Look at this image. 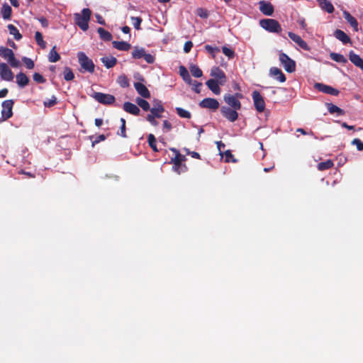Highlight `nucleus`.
Listing matches in <instances>:
<instances>
[{"instance_id":"obj_1","label":"nucleus","mask_w":363,"mask_h":363,"mask_svg":"<svg viewBox=\"0 0 363 363\" xmlns=\"http://www.w3.org/2000/svg\"><path fill=\"white\" fill-rule=\"evenodd\" d=\"M91 11L88 8L82 9L81 13L74 14V23L82 30L86 31L89 28V21H90Z\"/></svg>"},{"instance_id":"obj_2","label":"nucleus","mask_w":363,"mask_h":363,"mask_svg":"<svg viewBox=\"0 0 363 363\" xmlns=\"http://www.w3.org/2000/svg\"><path fill=\"white\" fill-rule=\"evenodd\" d=\"M0 56L7 60L12 67L17 68L21 66V62L15 57L13 50L8 48L0 46Z\"/></svg>"},{"instance_id":"obj_3","label":"nucleus","mask_w":363,"mask_h":363,"mask_svg":"<svg viewBox=\"0 0 363 363\" xmlns=\"http://www.w3.org/2000/svg\"><path fill=\"white\" fill-rule=\"evenodd\" d=\"M77 58L82 69L84 72L93 73L94 72L95 65L90 58L83 52L77 53Z\"/></svg>"},{"instance_id":"obj_4","label":"nucleus","mask_w":363,"mask_h":363,"mask_svg":"<svg viewBox=\"0 0 363 363\" xmlns=\"http://www.w3.org/2000/svg\"><path fill=\"white\" fill-rule=\"evenodd\" d=\"M259 24L262 28L270 33H279L281 31V27L279 23L274 19H263L260 21Z\"/></svg>"},{"instance_id":"obj_5","label":"nucleus","mask_w":363,"mask_h":363,"mask_svg":"<svg viewBox=\"0 0 363 363\" xmlns=\"http://www.w3.org/2000/svg\"><path fill=\"white\" fill-rule=\"evenodd\" d=\"M242 98V95L240 93L235 94H226L223 96L225 102L229 106L228 107L235 110H240L241 103L240 99Z\"/></svg>"},{"instance_id":"obj_6","label":"nucleus","mask_w":363,"mask_h":363,"mask_svg":"<svg viewBox=\"0 0 363 363\" xmlns=\"http://www.w3.org/2000/svg\"><path fill=\"white\" fill-rule=\"evenodd\" d=\"M279 60L284 67V69L289 72L292 73L296 69V62L291 59L286 54L281 52L279 56Z\"/></svg>"},{"instance_id":"obj_7","label":"nucleus","mask_w":363,"mask_h":363,"mask_svg":"<svg viewBox=\"0 0 363 363\" xmlns=\"http://www.w3.org/2000/svg\"><path fill=\"white\" fill-rule=\"evenodd\" d=\"M91 96L99 103L105 105H111L113 104L116 100L114 96L101 92H94Z\"/></svg>"},{"instance_id":"obj_8","label":"nucleus","mask_w":363,"mask_h":363,"mask_svg":"<svg viewBox=\"0 0 363 363\" xmlns=\"http://www.w3.org/2000/svg\"><path fill=\"white\" fill-rule=\"evenodd\" d=\"M185 160V157L181 154L175 155L174 158H172L171 163L174 164L172 169L174 172L178 174L185 172L187 169L185 164H182V162Z\"/></svg>"},{"instance_id":"obj_9","label":"nucleus","mask_w":363,"mask_h":363,"mask_svg":"<svg viewBox=\"0 0 363 363\" xmlns=\"http://www.w3.org/2000/svg\"><path fill=\"white\" fill-rule=\"evenodd\" d=\"M252 98L255 109L259 113L263 112L265 109V102L260 93L258 91H254L252 93Z\"/></svg>"},{"instance_id":"obj_10","label":"nucleus","mask_w":363,"mask_h":363,"mask_svg":"<svg viewBox=\"0 0 363 363\" xmlns=\"http://www.w3.org/2000/svg\"><path fill=\"white\" fill-rule=\"evenodd\" d=\"M13 104L14 101L12 99L6 100L2 102L1 117L4 118V120H7L12 116V108Z\"/></svg>"},{"instance_id":"obj_11","label":"nucleus","mask_w":363,"mask_h":363,"mask_svg":"<svg viewBox=\"0 0 363 363\" xmlns=\"http://www.w3.org/2000/svg\"><path fill=\"white\" fill-rule=\"evenodd\" d=\"M238 111L228 106H222L220 108L222 115L230 122H235L238 119Z\"/></svg>"},{"instance_id":"obj_12","label":"nucleus","mask_w":363,"mask_h":363,"mask_svg":"<svg viewBox=\"0 0 363 363\" xmlns=\"http://www.w3.org/2000/svg\"><path fill=\"white\" fill-rule=\"evenodd\" d=\"M0 76L3 80L8 82L12 81L13 79V74L11 69L5 62L0 63Z\"/></svg>"},{"instance_id":"obj_13","label":"nucleus","mask_w":363,"mask_h":363,"mask_svg":"<svg viewBox=\"0 0 363 363\" xmlns=\"http://www.w3.org/2000/svg\"><path fill=\"white\" fill-rule=\"evenodd\" d=\"M314 88L320 92L328 94L332 96H337L340 92L337 89L322 83H315L314 84Z\"/></svg>"},{"instance_id":"obj_14","label":"nucleus","mask_w":363,"mask_h":363,"mask_svg":"<svg viewBox=\"0 0 363 363\" xmlns=\"http://www.w3.org/2000/svg\"><path fill=\"white\" fill-rule=\"evenodd\" d=\"M219 102L217 99L213 98H206L199 103L201 108H208L210 110H216L219 107Z\"/></svg>"},{"instance_id":"obj_15","label":"nucleus","mask_w":363,"mask_h":363,"mask_svg":"<svg viewBox=\"0 0 363 363\" xmlns=\"http://www.w3.org/2000/svg\"><path fill=\"white\" fill-rule=\"evenodd\" d=\"M288 35L301 48L306 51L310 50V47L308 45L307 43L304 41L298 35L292 32H289Z\"/></svg>"},{"instance_id":"obj_16","label":"nucleus","mask_w":363,"mask_h":363,"mask_svg":"<svg viewBox=\"0 0 363 363\" xmlns=\"http://www.w3.org/2000/svg\"><path fill=\"white\" fill-rule=\"evenodd\" d=\"M269 76L281 83L286 81V77L284 74L278 67H271L269 69Z\"/></svg>"},{"instance_id":"obj_17","label":"nucleus","mask_w":363,"mask_h":363,"mask_svg":"<svg viewBox=\"0 0 363 363\" xmlns=\"http://www.w3.org/2000/svg\"><path fill=\"white\" fill-rule=\"evenodd\" d=\"M150 111V115H153L157 118H160L162 117V113L164 111V108L160 101H155V104L153 107L150 108L149 110Z\"/></svg>"},{"instance_id":"obj_18","label":"nucleus","mask_w":363,"mask_h":363,"mask_svg":"<svg viewBox=\"0 0 363 363\" xmlns=\"http://www.w3.org/2000/svg\"><path fill=\"white\" fill-rule=\"evenodd\" d=\"M134 87L137 92L145 99L150 98V92L147 88L140 82H135Z\"/></svg>"},{"instance_id":"obj_19","label":"nucleus","mask_w":363,"mask_h":363,"mask_svg":"<svg viewBox=\"0 0 363 363\" xmlns=\"http://www.w3.org/2000/svg\"><path fill=\"white\" fill-rule=\"evenodd\" d=\"M259 10L262 13L266 16H272L274 12V8L272 4L264 1H260L259 2Z\"/></svg>"},{"instance_id":"obj_20","label":"nucleus","mask_w":363,"mask_h":363,"mask_svg":"<svg viewBox=\"0 0 363 363\" xmlns=\"http://www.w3.org/2000/svg\"><path fill=\"white\" fill-rule=\"evenodd\" d=\"M349 59L352 64L363 70V59L359 55L352 50L349 52Z\"/></svg>"},{"instance_id":"obj_21","label":"nucleus","mask_w":363,"mask_h":363,"mask_svg":"<svg viewBox=\"0 0 363 363\" xmlns=\"http://www.w3.org/2000/svg\"><path fill=\"white\" fill-rule=\"evenodd\" d=\"M343 17L347 21V23L352 27L354 31L359 30L358 22L354 17H353L347 11H343Z\"/></svg>"},{"instance_id":"obj_22","label":"nucleus","mask_w":363,"mask_h":363,"mask_svg":"<svg viewBox=\"0 0 363 363\" xmlns=\"http://www.w3.org/2000/svg\"><path fill=\"white\" fill-rule=\"evenodd\" d=\"M123 109L127 113H129L134 116H138L140 111L138 106L130 102H125L123 104Z\"/></svg>"},{"instance_id":"obj_23","label":"nucleus","mask_w":363,"mask_h":363,"mask_svg":"<svg viewBox=\"0 0 363 363\" xmlns=\"http://www.w3.org/2000/svg\"><path fill=\"white\" fill-rule=\"evenodd\" d=\"M334 36L341 41L343 44L350 43L351 40L350 37L342 30L337 29L334 32Z\"/></svg>"},{"instance_id":"obj_24","label":"nucleus","mask_w":363,"mask_h":363,"mask_svg":"<svg viewBox=\"0 0 363 363\" xmlns=\"http://www.w3.org/2000/svg\"><path fill=\"white\" fill-rule=\"evenodd\" d=\"M211 76L215 77L217 79L220 80V83H223L225 80V73L218 67H213L211 70Z\"/></svg>"},{"instance_id":"obj_25","label":"nucleus","mask_w":363,"mask_h":363,"mask_svg":"<svg viewBox=\"0 0 363 363\" xmlns=\"http://www.w3.org/2000/svg\"><path fill=\"white\" fill-rule=\"evenodd\" d=\"M101 61L107 69L113 67L117 63V59L113 56L103 57Z\"/></svg>"},{"instance_id":"obj_26","label":"nucleus","mask_w":363,"mask_h":363,"mask_svg":"<svg viewBox=\"0 0 363 363\" xmlns=\"http://www.w3.org/2000/svg\"><path fill=\"white\" fill-rule=\"evenodd\" d=\"M16 83L20 88H23L28 84L29 78L23 72H20L16 76Z\"/></svg>"},{"instance_id":"obj_27","label":"nucleus","mask_w":363,"mask_h":363,"mask_svg":"<svg viewBox=\"0 0 363 363\" xmlns=\"http://www.w3.org/2000/svg\"><path fill=\"white\" fill-rule=\"evenodd\" d=\"M206 85L208 89L215 94L218 95L220 93V88L219 86L218 82L213 79H211L206 82Z\"/></svg>"},{"instance_id":"obj_28","label":"nucleus","mask_w":363,"mask_h":363,"mask_svg":"<svg viewBox=\"0 0 363 363\" xmlns=\"http://www.w3.org/2000/svg\"><path fill=\"white\" fill-rule=\"evenodd\" d=\"M112 44L118 50L128 51L131 48V45L125 41H113Z\"/></svg>"},{"instance_id":"obj_29","label":"nucleus","mask_w":363,"mask_h":363,"mask_svg":"<svg viewBox=\"0 0 363 363\" xmlns=\"http://www.w3.org/2000/svg\"><path fill=\"white\" fill-rule=\"evenodd\" d=\"M179 74L182 77L184 81H185L189 84H191L192 79L191 78V76H190L188 70L186 69V68L185 67H184V66L179 67Z\"/></svg>"},{"instance_id":"obj_30","label":"nucleus","mask_w":363,"mask_h":363,"mask_svg":"<svg viewBox=\"0 0 363 363\" xmlns=\"http://www.w3.org/2000/svg\"><path fill=\"white\" fill-rule=\"evenodd\" d=\"M11 13V7L9 4H4L1 10V14L2 16V18L5 20L10 19Z\"/></svg>"},{"instance_id":"obj_31","label":"nucleus","mask_w":363,"mask_h":363,"mask_svg":"<svg viewBox=\"0 0 363 363\" xmlns=\"http://www.w3.org/2000/svg\"><path fill=\"white\" fill-rule=\"evenodd\" d=\"M326 106L328 107V111L331 114L336 113L337 116H342L345 114V111L338 106H337L336 105H334L331 103H328L326 104Z\"/></svg>"},{"instance_id":"obj_32","label":"nucleus","mask_w":363,"mask_h":363,"mask_svg":"<svg viewBox=\"0 0 363 363\" xmlns=\"http://www.w3.org/2000/svg\"><path fill=\"white\" fill-rule=\"evenodd\" d=\"M320 7L328 13H332L334 11V6L330 1L328 0H319Z\"/></svg>"},{"instance_id":"obj_33","label":"nucleus","mask_w":363,"mask_h":363,"mask_svg":"<svg viewBox=\"0 0 363 363\" xmlns=\"http://www.w3.org/2000/svg\"><path fill=\"white\" fill-rule=\"evenodd\" d=\"M97 32L101 40L104 41H110L112 40V35L103 28H99Z\"/></svg>"},{"instance_id":"obj_34","label":"nucleus","mask_w":363,"mask_h":363,"mask_svg":"<svg viewBox=\"0 0 363 363\" xmlns=\"http://www.w3.org/2000/svg\"><path fill=\"white\" fill-rule=\"evenodd\" d=\"M9 33L13 35L16 40H19L22 38L21 34L19 33L18 28L12 24H9L7 26Z\"/></svg>"},{"instance_id":"obj_35","label":"nucleus","mask_w":363,"mask_h":363,"mask_svg":"<svg viewBox=\"0 0 363 363\" xmlns=\"http://www.w3.org/2000/svg\"><path fill=\"white\" fill-rule=\"evenodd\" d=\"M60 56L56 51V47L54 46L49 52L48 60L50 62H56L60 60Z\"/></svg>"},{"instance_id":"obj_36","label":"nucleus","mask_w":363,"mask_h":363,"mask_svg":"<svg viewBox=\"0 0 363 363\" xmlns=\"http://www.w3.org/2000/svg\"><path fill=\"white\" fill-rule=\"evenodd\" d=\"M330 57L337 62L345 64L347 62V60L342 55L339 53L331 52L330 54Z\"/></svg>"},{"instance_id":"obj_37","label":"nucleus","mask_w":363,"mask_h":363,"mask_svg":"<svg viewBox=\"0 0 363 363\" xmlns=\"http://www.w3.org/2000/svg\"><path fill=\"white\" fill-rule=\"evenodd\" d=\"M117 83L123 88L128 87L130 85L129 79L125 74H121L117 78Z\"/></svg>"},{"instance_id":"obj_38","label":"nucleus","mask_w":363,"mask_h":363,"mask_svg":"<svg viewBox=\"0 0 363 363\" xmlns=\"http://www.w3.org/2000/svg\"><path fill=\"white\" fill-rule=\"evenodd\" d=\"M137 104L145 111H147L150 109V104L142 98H137L135 99Z\"/></svg>"},{"instance_id":"obj_39","label":"nucleus","mask_w":363,"mask_h":363,"mask_svg":"<svg viewBox=\"0 0 363 363\" xmlns=\"http://www.w3.org/2000/svg\"><path fill=\"white\" fill-rule=\"evenodd\" d=\"M145 52V50L144 48L135 47L132 52V57L135 59H140L143 57Z\"/></svg>"},{"instance_id":"obj_40","label":"nucleus","mask_w":363,"mask_h":363,"mask_svg":"<svg viewBox=\"0 0 363 363\" xmlns=\"http://www.w3.org/2000/svg\"><path fill=\"white\" fill-rule=\"evenodd\" d=\"M333 166V162L330 160H328L325 162H320L318 164V169L320 171H324L330 169Z\"/></svg>"},{"instance_id":"obj_41","label":"nucleus","mask_w":363,"mask_h":363,"mask_svg":"<svg viewBox=\"0 0 363 363\" xmlns=\"http://www.w3.org/2000/svg\"><path fill=\"white\" fill-rule=\"evenodd\" d=\"M35 39L37 44L43 49L46 48V43L43 40V35L40 32L37 31L35 34Z\"/></svg>"},{"instance_id":"obj_42","label":"nucleus","mask_w":363,"mask_h":363,"mask_svg":"<svg viewBox=\"0 0 363 363\" xmlns=\"http://www.w3.org/2000/svg\"><path fill=\"white\" fill-rule=\"evenodd\" d=\"M189 69L194 77H201L203 75L201 69L197 65H191Z\"/></svg>"},{"instance_id":"obj_43","label":"nucleus","mask_w":363,"mask_h":363,"mask_svg":"<svg viewBox=\"0 0 363 363\" xmlns=\"http://www.w3.org/2000/svg\"><path fill=\"white\" fill-rule=\"evenodd\" d=\"M63 75H64V79L66 81H71L74 78V74L73 72L68 67H65L64 71H63Z\"/></svg>"},{"instance_id":"obj_44","label":"nucleus","mask_w":363,"mask_h":363,"mask_svg":"<svg viewBox=\"0 0 363 363\" xmlns=\"http://www.w3.org/2000/svg\"><path fill=\"white\" fill-rule=\"evenodd\" d=\"M177 113L181 117L184 118H190L191 115L189 111H186L182 108L177 107L176 108Z\"/></svg>"},{"instance_id":"obj_45","label":"nucleus","mask_w":363,"mask_h":363,"mask_svg":"<svg viewBox=\"0 0 363 363\" xmlns=\"http://www.w3.org/2000/svg\"><path fill=\"white\" fill-rule=\"evenodd\" d=\"M147 142L149 143V145L152 149L154 152H158V149L156 145V138L152 134H149L147 138Z\"/></svg>"},{"instance_id":"obj_46","label":"nucleus","mask_w":363,"mask_h":363,"mask_svg":"<svg viewBox=\"0 0 363 363\" xmlns=\"http://www.w3.org/2000/svg\"><path fill=\"white\" fill-rule=\"evenodd\" d=\"M222 51L223 52V54L227 56L229 59H232L235 56V52L233 50L226 47V46H223L222 48Z\"/></svg>"},{"instance_id":"obj_47","label":"nucleus","mask_w":363,"mask_h":363,"mask_svg":"<svg viewBox=\"0 0 363 363\" xmlns=\"http://www.w3.org/2000/svg\"><path fill=\"white\" fill-rule=\"evenodd\" d=\"M22 61L24 62L26 67L29 69H31L34 67V62L30 59V58H28L27 57H23L22 58Z\"/></svg>"},{"instance_id":"obj_48","label":"nucleus","mask_w":363,"mask_h":363,"mask_svg":"<svg viewBox=\"0 0 363 363\" xmlns=\"http://www.w3.org/2000/svg\"><path fill=\"white\" fill-rule=\"evenodd\" d=\"M131 21L134 28L137 30H140L142 18L140 17H131Z\"/></svg>"},{"instance_id":"obj_49","label":"nucleus","mask_w":363,"mask_h":363,"mask_svg":"<svg viewBox=\"0 0 363 363\" xmlns=\"http://www.w3.org/2000/svg\"><path fill=\"white\" fill-rule=\"evenodd\" d=\"M57 103V99L55 96H52L51 99H48L43 102L45 107H52Z\"/></svg>"},{"instance_id":"obj_50","label":"nucleus","mask_w":363,"mask_h":363,"mask_svg":"<svg viewBox=\"0 0 363 363\" xmlns=\"http://www.w3.org/2000/svg\"><path fill=\"white\" fill-rule=\"evenodd\" d=\"M352 144L356 145L357 149L359 151H363V142L359 139L355 138L352 141Z\"/></svg>"},{"instance_id":"obj_51","label":"nucleus","mask_w":363,"mask_h":363,"mask_svg":"<svg viewBox=\"0 0 363 363\" xmlns=\"http://www.w3.org/2000/svg\"><path fill=\"white\" fill-rule=\"evenodd\" d=\"M191 85H192V86H193V90H194L196 93L199 94V93H200V92H201V85H202V84H201V83H200V82H197V81H193V80H192V82H191Z\"/></svg>"},{"instance_id":"obj_52","label":"nucleus","mask_w":363,"mask_h":363,"mask_svg":"<svg viewBox=\"0 0 363 363\" xmlns=\"http://www.w3.org/2000/svg\"><path fill=\"white\" fill-rule=\"evenodd\" d=\"M205 49L207 52L214 55L215 52H218L220 51L219 48L217 47H212L211 45H206L205 46ZM215 56H213L214 57Z\"/></svg>"},{"instance_id":"obj_53","label":"nucleus","mask_w":363,"mask_h":363,"mask_svg":"<svg viewBox=\"0 0 363 363\" xmlns=\"http://www.w3.org/2000/svg\"><path fill=\"white\" fill-rule=\"evenodd\" d=\"M33 77V80L38 83H44L45 82L44 77L39 73H35Z\"/></svg>"},{"instance_id":"obj_54","label":"nucleus","mask_w":363,"mask_h":363,"mask_svg":"<svg viewBox=\"0 0 363 363\" xmlns=\"http://www.w3.org/2000/svg\"><path fill=\"white\" fill-rule=\"evenodd\" d=\"M156 116L148 114L146 117L147 121H149L152 125L157 126L158 125L157 121L155 120Z\"/></svg>"},{"instance_id":"obj_55","label":"nucleus","mask_w":363,"mask_h":363,"mask_svg":"<svg viewBox=\"0 0 363 363\" xmlns=\"http://www.w3.org/2000/svg\"><path fill=\"white\" fill-rule=\"evenodd\" d=\"M143 58L149 64H152L155 62V57L151 54H147L145 52Z\"/></svg>"},{"instance_id":"obj_56","label":"nucleus","mask_w":363,"mask_h":363,"mask_svg":"<svg viewBox=\"0 0 363 363\" xmlns=\"http://www.w3.org/2000/svg\"><path fill=\"white\" fill-rule=\"evenodd\" d=\"M224 157H225V161L226 162H230V161H233V162L235 161V160H232V158L233 157V155H232V153L230 152V150H226L225 152Z\"/></svg>"},{"instance_id":"obj_57","label":"nucleus","mask_w":363,"mask_h":363,"mask_svg":"<svg viewBox=\"0 0 363 363\" xmlns=\"http://www.w3.org/2000/svg\"><path fill=\"white\" fill-rule=\"evenodd\" d=\"M192 47H193V43H192L191 41L186 42L184 45V52L185 53L189 52L191 49L192 48Z\"/></svg>"},{"instance_id":"obj_58","label":"nucleus","mask_w":363,"mask_h":363,"mask_svg":"<svg viewBox=\"0 0 363 363\" xmlns=\"http://www.w3.org/2000/svg\"><path fill=\"white\" fill-rule=\"evenodd\" d=\"M197 14L203 18H206L208 16V13L206 10H204L203 9H199L197 10Z\"/></svg>"},{"instance_id":"obj_59","label":"nucleus","mask_w":363,"mask_h":363,"mask_svg":"<svg viewBox=\"0 0 363 363\" xmlns=\"http://www.w3.org/2000/svg\"><path fill=\"white\" fill-rule=\"evenodd\" d=\"M172 124L167 120L164 121H163V128L166 130V131H169L172 129Z\"/></svg>"},{"instance_id":"obj_60","label":"nucleus","mask_w":363,"mask_h":363,"mask_svg":"<svg viewBox=\"0 0 363 363\" xmlns=\"http://www.w3.org/2000/svg\"><path fill=\"white\" fill-rule=\"evenodd\" d=\"M106 139V137L104 135H99L96 137V140L92 142V145L94 146L95 144L104 141Z\"/></svg>"},{"instance_id":"obj_61","label":"nucleus","mask_w":363,"mask_h":363,"mask_svg":"<svg viewBox=\"0 0 363 363\" xmlns=\"http://www.w3.org/2000/svg\"><path fill=\"white\" fill-rule=\"evenodd\" d=\"M185 150H186L187 155H191L193 158L200 159V155L198 152H191L188 149H186Z\"/></svg>"},{"instance_id":"obj_62","label":"nucleus","mask_w":363,"mask_h":363,"mask_svg":"<svg viewBox=\"0 0 363 363\" xmlns=\"http://www.w3.org/2000/svg\"><path fill=\"white\" fill-rule=\"evenodd\" d=\"M118 135L122 136L123 138H126L125 125H121L120 132H118Z\"/></svg>"},{"instance_id":"obj_63","label":"nucleus","mask_w":363,"mask_h":363,"mask_svg":"<svg viewBox=\"0 0 363 363\" xmlns=\"http://www.w3.org/2000/svg\"><path fill=\"white\" fill-rule=\"evenodd\" d=\"M96 18L97 19V22L101 24V25H105L106 23H105V21L104 19L102 18V16L99 14H96Z\"/></svg>"},{"instance_id":"obj_64","label":"nucleus","mask_w":363,"mask_h":363,"mask_svg":"<svg viewBox=\"0 0 363 363\" xmlns=\"http://www.w3.org/2000/svg\"><path fill=\"white\" fill-rule=\"evenodd\" d=\"M8 91V89L6 88L0 90V98L5 97L7 95Z\"/></svg>"}]
</instances>
